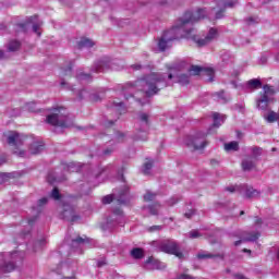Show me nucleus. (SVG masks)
Listing matches in <instances>:
<instances>
[{
  "label": "nucleus",
  "instance_id": "f257e3e1",
  "mask_svg": "<svg viewBox=\"0 0 279 279\" xmlns=\"http://www.w3.org/2000/svg\"><path fill=\"white\" fill-rule=\"evenodd\" d=\"M202 19H206V10L204 9H198L195 14L190 11L185 12L171 29L163 32L162 37L158 41L160 51H167V47L172 40L191 38V31H186V25L197 23Z\"/></svg>",
  "mask_w": 279,
  "mask_h": 279
},
{
  "label": "nucleus",
  "instance_id": "f03ea898",
  "mask_svg": "<svg viewBox=\"0 0 279 279\" xmlns=\"http://www.w3.org/2000/svg\"><path fill=\"white\" fill-rule=\"evenodd\" d=\"M141 82H145L148 90H146L147 97H153V95H158L162 88H167V78L165 74L159 72H153L149 75L143 77Z\"/></svg>",
  "mask_w": 279,
  "mask_h": 279
},
{
  "label": "nucleus",
  "instance_id": "7ed1b4c3",
  "mask_svg": "<svg viewBox=\"0 0 279 279\" xmlns=\"http://www.w3.org/2000/svg\"><path fill=\"white\" fill-rule=\"evenodd\" d=\"M64 119H66V109L64 107H57L52 109V114L47 116L46 123L54 128H69Z\"/></svg>",
  "mask_w": 279,
  "mask_h": 279
},
{
  "label": "nucleus",
  "instance_id": "20e7f679",
  "mask_svg": "<svg viewBox=\"0 0 279 279\" xmlns=\"http://www.w3.org/2000/svg\"><path fill=\"white\" fill-rule=\"evenodd\" d=\"M185 32H191V37L189 38L193 40L197 47H206V45H210V43H213L215 38L219 36V32L217 31V28H210L208 34L204 38H199V36L194 35L193 34L194 29L186 27V25H185Z\"/></svg>",
  "mask_w": 279,
  "mask_h": 279
},
{
  "label": "nucleus",
  "instance_id": "39448f33",
  "mask_svg": "<svg viewBox=\"0 0 279 279\" xmlns=\"http://www.w3.org/2000/svg\"><path fill=\"white\" fill-rule=\"evenodd\" d=\"M159 250L165 254H171L172 256H177V258H184V254L180 252V246L175 241H167L161 243Z\"/></svg>",
  "mask_w": 279,
  "mask_h": 279
},
{
  "label": "nucleus",
  "instance_id": "423d86ee",
  "mask_svg": "<svg viewBox=\"0 0 279 279\" xmlns=\"http://www.w3.org/2000/svg\"><path fill=\"white\" fill-rule=\"evenodd\" d=\"M206 145H208V142L205 134L196 135L187 142V147H192L195 151L204 149Z\"/></svg>",
  "mask_w": 279,
  "mask_h": 279
},
{
  "label": "nucleus",
  "instance_id": "0eeeda50",
  "mask_svg": "<svg viewBox=\"0 0 279 279\" xmlns=\"http://www.w3.org/2000/svg\"><path fill=\"white\" fill-rule=\"evenodd\" d=\"M189 73L190 75H201L202 73H204L205 75H207V77H209V82H213V77H215V70H213L211 68H202L199 65H192L189 69Z\"/></svg>",
  "mask_w": 279,
  "mask_h": 279
},
{
  "label": "nucleus",
  "instance_id": "6e6552de",
  "mask_svg": "<svg viewBox=\"0 0 279 279\" xmlns=\"http://www.w3.org/2000/svg\"><path fill=\"white\" fill-rule=\"evenodd\" d=\"M61 216L62 219H66V221H70V223H75V221H80V216L75 215V209L69 205L64 206Z\"/></svg>",
  "mask_w": 279,
  "mask_h": 279
},
{
  "label": "nucleus",
  "instance_id": "1a4fd4ad",
  "mask_svg": "<svg viewBox=\"0 0 279 279\" xmlns=\"http://www.w3.org/2000/svg\"><path fill=\"white\" fill-rule=\"evenodd\" d=\"M7 143L8 145L16 147L17 145H23V137L21 136V134L11 131L7 136Z\"/></svg>",
  "mask_w": 279,
  "mask_h": 279
},
{
  "label": "nucleus",
  "instance_id": "9d476101",
  "mask_svg": "<svg viewBox=\"0 0 279 279\" xmlns=\"http://www.w3.org/2000/svg\"><path fill=\"white\" fill-rule=\"evenodd\" d=\"M258 239H260V233L259 232H251L247 233L246 238H243V240H238L234 242L235 247H239V245H241V243L244 242H254V241H258Z\"/></svg>",
  "mask_w": 279,
  "mask_h": 279
},
{
  "label": "nucleus",
  "instance_id": "9b49d317",
  "mask_svg": "<svg viewBox=\"0 0 279 279\" xmlns=\"http://www.w3.org/2000/svg\"><path fill=\"white\" fill-rule=\"evenodd\" d=\"M130 255L132 256V258H134L135 260H141L143 258H145V250L141 248V247H134L131 252Z\"/></svg>",
  "mask_w": 279,
  "mask_h": 279
},
{
  "label": "nucleus",
  "instance_id": "f8f14e48",
  "mask_svg": "<svg viewBox=\"0 0 279 279\" xmlns=\"http://www.w3.org/2000/svg\"><path fill=\"white\" fill-rule=\"evenodd\" d=\"M44 149H45V144L43 143H33L29 147V151L32 156H36L40 154V151H43Z\"/></svg>",
  "mask_w": 279,
  "mask_h": 279
},
{
  "label": "nucleus",
  "instance_id": "ddd939ff",
  "mask_svg": "<svg viewBox=\"0 0 279 279\" xmlns=\"http://www.w3.org/2000/svg\"><path fill=\"white\" fill-rule=\"evenodd\" d=\"M247 88H252L253 90H257V88H263V82L259 78H252L246 83Z\"/></svg>",
  "mask_w": 279,
  "mask_h": 279
},
{
  "label": "nucleus",
  "instance_id": "4468645a",
  "mask_svg": "<svg viewBox=\"0 0 279 279\" xmlns=\"http://www.w3.org/2000/svg\"><path fill=\"white\" fill-rule=\"evenodd\" d=\"M16 269V266L14 263H4L2 266H0V274H10Z\"/></svg>",
  "mask_w": 279,
  "mask_h": 279
},
{
  "label": "nucleus",
  "instance_id": "2eb2a0df",
  "mask_svg": "<svg viewBox=\"0 0 279 279\" xmlns=\"http://www.w3.org/2000/svg\"><path fill=\"white\" fill-rule=\"evenodd\" d=\"M196 257L199 260H204V258H221V260H223V258H226L223 254H210V253H207V254L198 253Z\"/></svg>",
  "mask_w": 279,
  "mask_h": 279
},
{
  "label": "nucleus",
  "instance_id": "dca6fc26",
  "mask_svg": "<svg viewBox=\"0 0 279 279\" xmlns=\"http://www.w3.org/2000/svg\"><path fill=\"white\" fill-rule=\"evenodd\" d=\"M256 168V163L251 158H246L242 161L243 171H252V169Z\"/></svg>",
  "mask_w": 279,
  "mask_h": 279
},
{
  "label": "nucleus",
  "instance_id": "f3484780",
  "mask_svg": "<svg viewBox=\"0 0 279 279\" xmlns=\"http://www.w3.org/2000/svg\"><path fill=\"white\" fill-rule=\"evenodd\" d=\"M257 106L260 110H267V107L269 106V96L263 95L262 98L257 100Z\"/></svg>",
  "mask_w": 279,
  "mask_h": 279
},
{
  "label": "nucleus",
  "instance_id": "a211bd4d",
  "mask_svg": "<svg viewBox=\"0 0 279 279\" xmlns=\"http://www.w3.org/2000/svg\"><path fill=\"white\" fill-rule=\"evenodd\" d=\"M77 47L80 49H84V47H95V43L93 40H90L89 38H82L77 43Z\"/></svg>",
  "mask_w": 279,
  "mask_h": 279
},
{
  "label": "nucleus",
  "instance_id": "6ab92c4d",
  "mask_svg": "<svg viewBox=\"0 0 279 279\" xmlns=\"http://www.w3.org/2000/svg\"><path fill=\"white\" fill-rule=\"evenodd\" d=\"M160 208H162V205H160V203H154L148 206V210L153 216H157Z\"/></svg>",
  "mask_w": 279,
  "mask_h": 279
},
{
  "label": "nucleus",
  "instance_id": "aec40b11",
  "mask_svg": "<svg viewBox=\"0 0 279 279\" xmlns=\"http://www.w3.org/2000/svg\"><path fill=\"white\" fill-rule=\"evenodd\" d=\"M226 151H239V142H230L225 144Z\"/></svg>",
  "mask_w": 279,
  "mask_h": 279
},
{
  "label": "nucleus",
  "instance_id": "412c9836",
  "mask_svg": "<svg viewBox=\"0 0 279 279\" xmlns=\"http://www.w3.org/2000/svg\"><path fill=\"white\" fill-rule=\"evenodd\" d=\"M265 120L268 122V123H276V121L279 120V114L276 113L275 111H270L267 117H265Z\"/></svg>",
  "mask_w": 279,
  "mask_h": 279
},
{
  "label": "nucleus",
  "instance_id": "4be33fe9",
  "mask_svg": "<svg viewBox=\"0 0 279 279\" xmlns=\"http://www.w3.org/2000/svg\"><path fill=\"white\" fill-rule=\"evenodd\" d=\"M264 94L266 97H269V95H276L278 93V89H274V86L271 85H264L263 86Z\"/></svg>",
  "mask_w": 279,
  "mask_h": 279
},
{
  "label": "nucleus",
  "instance_id": "5701e85b",
  "mask_svg": "<svg viewBox=\"0 0 279 279\" xmlns=\"http://www.w3.org/2000/svg\"><path fill=\"white\" fill-rule=\"evenodd\" d=\"M154 167V160L148 159L145 163H144V170L143 173L144 175H149V171H151V168Z\"/></svg>",
  "mask_w": 279,
  "mask_h": 279
},
{
  "label": "nucleus",
  "instance_id": "b1692460",
  "mask_svg": "<svg viewBox=\"0 0 279 279\" xmlns=\"http://www.w3.org/2000/svg\"><path fill=\"white\" fill-rule=\"evenodd\" d=\"M179 84H181V86H189V84H191V80L189 78V75L180 74Z\"/></svg>",
  "mask_w": 279,
  "mask_h": 279
},
{
  "label": "nucleus",
  "instance_id": "393cba45",
  "mask_svg": "<svg viewBox=\"0 0 279 279\" xmlns=\"http://www.w3.org/2000/svg\"><path fill=\"white\" fill-rule=\"evenodd\" d=\"M12 178H14V173L2 172L0 174V184H3V182H8V180H12Z\"/></svg>",
  "mask_w": 279,
  "mask_h": 279
},
{
  "label": "nucleus",
  "instance_id": "a878e982",
  "mask_svg": "<svg viewBox=\"0 0 279 279\" xmlns=\"http://www.w3.org/2000/svg\"><path fill=\"white\" fill-rule=\"evenodd\" d=\"M158 197L157 193L147 191L146 194L144 195V202H154Z\"/></svg>",
  "mask_w": 279,
  "mask_h": 279
},
{
  "label": "nucleus",
  "instance_id": "bb28decb",
  "mask_svg": "<svg viewBox=\"0 0 279 279\" xmlns=\"http://www.w3.org/2000/svg\"><path fill=\"white\" fill-rule=\"evenodd\" d=\"M166 68L168 69V80H173V73L178 71V65L174 64H167Z\"/></svg>",
  "mask_w": 279,
  "mask_h": 279
},
{
  "label": "nucleus",
  "instance_id": "cd10ccee",
  "mask_svg": "<svg viewBox=\"0 0 279 279\" xmlns=\"http://www.w3.org/2000/svg\"><path fill=\"white\" fill-rule=\"evenodd\" d=\"M116 106V111L118 112L119 116L124 114L125 112V105L123 102H113Z\"/></svg>",
  "mask_w": 279,
  "mask_h": 279
},
{
  "label": "nucleus",
  "instance_id": "c85d7f7f",
  "mask_svg": "<svg viewBox=\"0 0 279 279\" xmlns=\"http://www.w3.org/2000/svg\"><path fill=\"white\" fill-rule=\"evenodd\" d=\"M245 195H246L247 199H252V197H258L259 193H258V191L250 187L246 190Z\"/></svg>",
  "mask_w": 279,
  "mask_h": 279
},
{
  "label": "nucleus",
  "instance_id": "c756f323",
  "mask_svg": "<svg viewBox=\"0 0 279 279\" xmlns=\"http://www.w3.org/2000/svg\"><path fill=\"white\" fill-rule=\"evenodd\" d=\"M20 48H21L20 41L13 40L9 43V51H19Z\"/></svg>",
  "mask_w": 279,
  "mask_h": 279
},
{
  "label": "nucleus",
  "instance_id": "7c9ffc66",
  "mask_svg": "<svg viewBox=\"0 0 279 279\" xmlns=\"http://www.w3.org/2000/svg\"><path fill=\"white\" fill-rule=\"evenodd\" d=\"M73 72V63H70L65 69H62L61 76L66 77V75H71Z\"/></svg>",
  "mask_w": 279,
  "mask_h": 279
},
{
  "label": "nucleus",
  "instance_id": "2f4dec72",
  "mask_svg": "<svg viewBox=\"0 0 279 279\" xmlns=\"http://www.w3.org/2000/svg\"><path fill=\"white\" fill-rule=\"evenodd\" d=\"M50 197H52V199L59 201L62 199V195L60 194V190L58 187H53Z\"/></svg>",
  "mask_w": 279,
  "mask_h": 279
},
{
  "label": "nucleus",
  "instance_id": "473e14b6",
  "mask_svg": "<svg viewBox=\"0 0 279 279\" xmlns=\"http://www.w3.org/2000/svg\"><path fill=\"white\" fill-rule=\"evenodd\" d=\"M138 120L141 121V123H145L146 125H149V114L142 112L138 114Z\"/></svg>",
  "mask_w": 279,
  "mask_h": 279
},
{
  "label": "nucleus",
  "instance_id": "72a5a7b5",
  "mask_svg": "<svg viewBox=\"0 0 279 279\" xmlns=\"http://www.w3.org/2000/svg\"><path fill=\"white\" fill-rule=\"evenodd\" d=\"M219 117L220 114L218 112L213 113V119H214L213 128H219L221 125V123L219 122Z\"/></svg>",
  "mask_w": 279,
  "mask_h": 279
},
{
  "label": "nucleus",
  "instance_id": "f704fd0d",
  "mask_svg": "<svg viewBox=\"0 0 279 279\" xmlns=\"http://www.w3.org/2000/svg\"><path fill=\"white\" fill-rule=\"evenodd\" d=\"M113 201H114V196L112 194H109L102 197V204L105 205L112 204Z\"/></svg>",
  "mask_w": 279,
  "mask_h": 279
},
{
  "label": "nucleus",
  "instance_id": "c9c22d12",
  "mask_svg": "<svg viewBox=\"0 0 279 279\" xmlns=\"http://www.w3.org/2000/svg\"><path fill=\"white\" fill-rule=\"evenodd\" d=\"M214 97H217L223 101H228V99H226V92L225 90H220V92H216L214 94Z\"/></svg>",
  "mask_w": 279,
  "mask_h": 279
},
{
  "label": "nucleus",
  "instance_id": "e433bc0d",
  "mask_svg": "<svg viewBox=\"0 0 279 279\" xmlns=\"http://www.w3.org/2000/svg\"><path fill=\"white\" fill-rule=\"evenodd\" d=\"M34 19H38V16L35 15V16L31 17L29 22L17 24V27H20V29H22V32H26L25 27H27V24L32 23V21H34Z\"/></svg>",
  "mask_w": 279,
  "mask_h": 279
},
{
  "label": "nucleus",
  "instance_id": "4c0bfd02",
  "mask_svg": "<svg viewBox=\"0 0 279 279\" xmlns=\"http://www.w3.org/2000/svg\"><path fill=\"white\" fill-rule=\"evenodd\" d=\"M252 151H253V156L255 158H258V156H260V154H263V148H260V147H253Z\"/></svg>",
  "mask_w": 279,
  "mask_h": 279
},
{
  "label": "nucleus",
  "instance_id": "58836bf2",
  "mask_svg": "<svg viewBox=\"0 0 279 279\" xmlns=\"http://www.w3.org/2000/svg\"><path fill=\"white\" fill-rule=\"evenodd\" d=\"M158 259L154 258V256H149L146 260H145V265H157Z\"/></svg>",
  "mask_w": 279,
  "mask_h": 279
},
{
  "label": "nucleus",
  "instance_id": "ea45409f",
  "mask_svg": "<svg viewBox=\"0 0 279 279\" xmlns=\"http://www.w3.org/2000/svg\"><path fill=\"white\" fill-rule=\"evenodd\" d=\"M104 66H107V63L104 61H100L96 66V73H101V71H104Z\"/></svg>",
  "mask_w": 279,
  "mask_h": 279
},
{
  "label": "nucleus",
  "instance_id": "a19ab883",
  "mask_svg": "<svg viewBox=\"0 0 279 279\" xmlns=\"http://www.w3.org/2000/svg\"><path fill=\"white\" fill-rule=\"evenodd\" d=\"M199 236H202L199 234V231H197V230L190 231V239H199Z\"/></svg>",
  "mask_w": 279,
  "mask_h": 279
},
{
  "label": "nucleus",
  "instance_id": "79ce46f5",
  "mask_svg": "<svg viewBox=\"0 0 279 279\" xmlns=\"http://www.w3.org/2000/svg\"><path fill=\"white\" fill-rule=\"evenodd\" d=\"M160 230H162L161 226H151L149 227L148 232H158Z\"/></svg>",
  "mask_w": 279,
  "mask_h": 279
},
{
  "label": "nucleus",
  "instance_id": "37998d69",
  "mask_svg": "<svg viewBox=\"0 0 279 279\" xmlns=\"http://www.w3.org/2000/svg\"><path fill=\"white\" fill-rule=\"evenodd\" d=\"M72 241H73V243H86V241H88V239L77 236L75 240H72Z\"/></svg>",
  "mask_w": 279,
  "mask_h": 279
},
{
  "label": "nucleus",
  "instance_id": "c03bdc74",
  "mask_svg": "<svg viewBox=\"0 0 279 279\" xmlns=\"http://www.w3.org/2000/svg\"><path fill=\"white\" fill-rule=\"evenodd\" d=\"M40 29V24L36 23V24H33V32L35 34H38V36H40V33L38 32Z\"/></svg>",
  "mask_w": 279,
  "mask_h": 279
},
{
  "label": "nucleus",
  "instance_id": "a18cd8bd",
  "mask_svg": "<svg viewBox=\"0 0 279 279\" xmlns=\"http://www.w3.org/2000/svg\"><path fill=\"white\" fill-rule=\"evenodd\" d=\"M78 80H90V74L81 73L77 75Z\"/></svg>",
  "mask_w": 279,
  "mask_h": 279
},
{
  "label": "nucleus",
  "instance_id": "49530a36",
  "mask_svg": "<svg viewBox=\"0 0 279 279\" xmlns=\"http://www.w3.org/2000/svg\"><path fill=\"white\" fill-rule=\"evenodd\" d=\"M225 13H226V9H221L216 13V19H223Z\"/></svg>",
  "mask_w": 279,
  "mask_h": 279
},
{
  "label": "nucleus",
  "instance_id": "de8ad7c7",
  "mask_svg": "<svg viewBox=\"0 0 279 279\" xmlns=\"http://www.w3.org/2000/svg\"><path fill=\"white\" fill-rule=\"evenodd\" d=\"M113 215H117L118 217H123V209L121 208H116L113 210Z\"/></svg>",
  "mask_w": 279,
  "mask_h": 279
},
{
  "label": "nucleus",
  "instance_id": "09e8293b",
  "mask_svg": "<svg viewBox=\"0 0 279 279\" xmlns=\"http://www.w3.org/2000/svg\"><path fill=\"white\" fill-rule=\"evenodd\" d=\"M13 154H15L16 156H19L20 158H23L25 156V150H19V149H15L13 151Z\"/></svg>",
  "mask_w": 279,
  "mask_h": 279
},
{
  "label": "nucleus",
  "instance_id": "8fccbe9b",
  "mask_svg": "<svg viewBox=\"0 0 279 279\" xmlns=\"http://www.w3.org/2000/svg\"><path fill=\"white\" fill-rule=\"evenodd\" d=\"M47 202H48L47 197L40 198V199L38 201V206H39V207L45 206V204H47Z\"/></svg>",
  "mask_w": 279,
  "mask_h": 279
},
{
  "label": "nucleus",
  "instance_id": "3c124183",
  "mask_svg": "<svg viewBox=\"0 0 279 279\" xmlns=\"http://www.w3.org/2000/svg\"><path fill=\"white\" fill-rule=\"evenodd\" d=\"M255 226H263V218L256 216L255 217Z\"/></svg>",
  "mask_w": 279,
  "mask_h": 279
},
{
  "label": "nucleus",
  "instance_id": "603ef678",
  "mask_svg": "<svg viewBox=\"0 0 279 279\" xmlns=\"http://www.w3.org/2000/svg\"><path fill=\"white\" fill-rule=\"evenodd\" d=\"M37 220H38V216H35V217L28 219V226H34V223H36Z\"/></svg>",
  "mask_w": 279,
  "mask_h": 279
},
{
  "label": "nucleus",
  "instance_id": "864d4df0",
  "mask_svg": "<svg viewBox=\"0 0 279 279\" xmlns=\"http://www.w3.org/2000/svg\"><path fill=\"white\" fill-rule=\"evenodd\" d=\"M5 162H7L5 156L0 155V165H5Z\"/></svg>",
  "mask_w": 279,
  "mask_h": 279
},
{
  "label": "nucleus",
  "instance_id": "5fc2aeb1",
  "mask_svg": "<svg viewBox=\"0 0 279 279\" xmlns=\"http://www.w3.org/2000/svg\"><path fill=\"white\" fill-rule=\"evenodd\" d=\"M132 69H134V71H141L142 65L141 64H133Z\"/></svg>",
  "mask_w": 279,
  "mask_h": 279
},
{
  "label": "nucleus",
  "instance_id": "6e6d98bb",
  "mask_svg": "<svg viewBox=\"0 0 279 279\" xmlns=\"http://www.w3.org/2000/svg\"><path fill=\"white\" fill-rule=\"evenodd\" d=\"M105 156H110L112 154V149L111 148H107L104 151Z\"/></svg>",
  "mask_w": 279,
  "mask_h": 279
},
{
  "label": "nucleus",
  "instance_id": "4d7b16f0",
  "mask_svg": "<svg viewBox=\"0 0 279 279\" xmlns=\"http://www.w3.org/2000/svg\"><path fill=\"white\" fill-rule=\"evenodd\" d=\"M226 191H228L229 193H234L235 189L234 186H229V187H226Z\"/></svg>",
  "mask_w": 279,
  "mask_h": 279
},
{
  "label": "nucleus",
  "instance_id": "13d9d810",
  "mask_svg": "<svg viewBox=\"0 0 279 279\" xmlns=\"http://www.w3.org/2000/svg\"><path fill=\"white\" fill-rule=\"evenodd\" d=\"M112 125H114V121H112V120L107 121L106 128H110V126H112Z\"/></svg>",
  "mask_w": 279,
  "mask_h": 279
},
{
  "label": "nucleus",
  "instance_id": "bf43d9fd",
  "mask_svg": "<svg viewBox=\"0 0 279 279\" xmlns=\"http://www.w3.org/2000/svg\"><path fill=\"white\" fill-rule=\"evenodd\" d=\"M193 215H195V213L191 211V213H185V217L187 219H191V217H193Z\"/></svg>",
  "mask_w": 279,
  "mask_h": 279
},
{
  "label": "nucleus",
  "instance_id": "052dcab7",
  "mask_svg": "<svg viewBox=\"0 0 279 279\" xmlns=\"http://www.w3.org/2000/svg\"><path fill=\"white\" fill-rule=\"evenodd\" d=\"M48 182L49 184H53L56 182V179H51V175H48Z\"/></svg>",
  "mask_w": 279,
  "mask_h": 279
},
{
  "label": "nucleus",
  "instance_id": "680f3d73",
  "mask_svg": "<svg viewBox=\"0 0 279 279\" xmlns=\"http://www.w3.org/2000/svg\"><path fill=\"white\" fill-rule=\"evenodd\" d=\"M242 252H244V254H252V251L248 248H243Z\"/></svg>",
  "mask_w": 279,
  "mask_h": 279
},
{
  "label": "nucleus",
  "instance_id": "e2e57ef3",
  "mask_svg": "<svg viewBox=\"0 0 279 279\" xmlns=\"http://www.w3.org/2000/svg\"><path fill=\"white\" fill-rule=\"evenodd\" d=\"M104 265H106V262H98L97 263V267H104Z\"/></svg>",
  "mask_w": 279,
  "mask_h": 279
},
{
  "label": "nucleus",
  "instance_id": "0e129e2a",
  "mask_svg": "<svg viewBox=\"0 0 279 279\" xmlns=\"http://www.w3.org/2000/svg\"><path fill=\"white\" fill-rule=\"evenodd\" d=\"M225 7H228V8H233L234 7V3L232 2H229V3H226Z\"/></svg>",
  "mask_w": 279,
  "mask_h": 279
},
{
  "label": "nucleus",
  "instance_id": "69168bd1",
  "mask_svg": "<svg viewBox=\"0 0 279 279\" xmlns=\"http://www.w3.org/2000/svg\"><path fill=\"white\" fill-rule=\"evenodd\" d=\"M118 204H125V201L119 198V199H118Z\"/></svg>",
  "mask_w": 279,
  "mask_h": 279
},
{
  "label": "nucleus",
  "instance_id": "338daca9",
  "mask_svg": "<svg viewBox=\"0 0 279 279\" xmlns=\"http://www.w3.org/2000/svg\"><path fill=\"white\" fill-rule=\"evenodd\" d=\"M211 165H217V160H211Z\"/></svg>",
  "mask_w": 279,
  "mask_h": 279
},
{
  "label": "nucleus",
  "instance_id": "774afa93",
  "mask_svg": "<svg viewBox=\"0 0 279 279\" xmlns=\"http://www.w3.org/2000/svg\"><path fill=\"white\" fill-rule=\"evenodd\" d=\"M276 60L277 62H279V53L276 56Z\"/></svg>",
  "mask_w": 279,
  "mask_h": 279
}]
</instances>
